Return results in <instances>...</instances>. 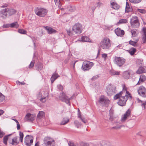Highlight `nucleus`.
<instances>
[{
    "mask_svg": "<svg viewBox=\"0 0 146 146\" xmlns=\"http://www.w3.org/2000/svg\"><path fill=\"white\" fill-rule=\"evenodd\" d=\"M123 91L115 95L113 97L114 100L119 98L117 103L121 106H125L127 100L128 99L130 100L132 98L130 94L127 91L126 88L124 85L123 86Z\"/></svg>",
    "mask_w": 146,
    "mask_h": 146,
    "instance_id": "1",
    "label": "nucleus"
},
{
    "mask_svg": "<svg viewBox=\"0 0 146 146\" xmlns=\"http://www.w3.org/2000/svg\"><path fill=\"white\" fill-rule=\"evenodd\" d=\"M82 25L80 23L75 24L73 26L72 31L70 29L67 30L68 35L70 36H73L74 33L77 34H79L82 32Z\"/></svg>",
    "mask_w": 146,
    "mask_h": 146,
    "instance_id": "2",
    "label": "nucleus"
},
{
    "mask_svg": "<svg viewBox=\"0 0 146 146\" xmlns=\"http://www.w3.org/2000/svg\"><path fill=\"white\" fill-rule=\"evenodd\" d=\"M111 46V40L107 37L103 38L99 43V47L104 50H108L110 49Z\"/></svg>",
    "mask_w": 146,
    "mask_h": 146,
    "instance_id": "3",
    "label": "nucleus"
},
{
    "mask_svg": "<svg viewBox=\"0 0 146 146\" xmlns=\"http://www.w3.org/2000/svg\"><path fill=\"white\" fill-rule=\"evenodd\" d=\"M35 14L40 17H43L47 14L48 10L41 7H37L35 9Z\"/></svg>",
    "mask_w": 146,
    "mask_h": 146,
    "instance_id": "4",
    "label": "nucleus"
},
{
    "mask_svg": "<svg viewBox=\"0 0 146 146\" xmlns=\"http://www.w3.org/2000/svg\"><path fill=\"white\" fill-rule=\"evenodd\" d=\"M19 136L20 140L19 139V138L18 137L16 136L14 137L12 139L11 142L10 143L13 145H16L19 143L20 140L21 142L22 143L23 141V139L24 137L23 134L22 132H20Z\"/></svg>",
    "mask_w": 146,
    "mask_h": 146,
    "instance_id": "5",
    "label": "nucleus"
},
{
    "mask_svg": "<svg viewBox=\"0 0 146 146\" xmlns=\"http://www.w3.org/2000/svg\"><path fill=\"white\" fill-rule=\"evenodd\" d=\"M94 65L93 62L89 61H85L83 63L82 67V69L84 71L89 70Z\"/></svg>",
    "mask_w": 146,
    "mask_h": 146,
    "instance_id": "6",
    "label": "nucleus"
},
{
    "mask_svg": "<svg viewBox=\"0 0 146 146\" xmlns=\"http://www.w3.org/2000/svg\"><path fill=\"white\" fill-rule=\"evenodd\" d=\"M130 23L131 27L134 28H138L140 25L138 18L136 16L133 17L131 18Z\"/></svg>",
    "mask_w": 146,
    "mask_h": 146,
    "instance_id": "7",
    "label": "nucleus"
},
{
    "mask_svg": "<svg viewBox=\"0 0 146 146\" xmlns=\"http://www.w3.org/2000/svg\"><path fill=\"white\" fill-rule=\"evenodd\" d=\"M99 103L103 106H106L110 103L109 100L104 95H102L99 98Z\"/></svg>",
    "mask_w": 146,
    "mask_h": 146,
    "instance_id": "8",
    "label": "nucleus"
},
{
    "mask_svg": "<svg viewBox=\"0 0 146 146\" xmlns=\"http://www.w3.org/2000/svg\"><path fill=\"white\" fill-rule=\"evenodd\" d=\"M125 60L123 58L116 57L114 60V62L118 66H121L125 63Z\"/></svg>",
    "mask_w": 146,
    "mask_h": 146,
    "instance_id": "9",
    "label": "nucleus"
},
{
    "mask_svg": "<svg viewBox=\"0 0 146 146\" xmlns=\"http://www.w3.org/2000/svg\"><path fill=\"white\" fill-rule=\"evenodd\" d=\"M138 94L141 96L144 97H146V89L143 86H140L137 90Z\"/></svg>",
    "mask_w": 146,
    "mask_h": 146,
    "instance_id": "10",
    "label": "nucleus"
},
{
    "mask_svg": "<svg viewBox=\"0 0 146 146\" xmlns=\"http://www.w3.org/2000/svg\"><path fill=\"white\" fill-rule=\"evenodd\" d=\"M33 141V139L32 137L29 135H27L25 138V143L27 146L31 145Z\"/></svg>",
    "mask_w": 146,
    "mask_h": 146,
    "instance_id": "11",
    "label": "nucleus"
},
{
    "mask_svg": "<svg viewBox=\"0 0 146 146\" xmlns=\"http://www.w3.org/2000/svg\"><path fill=\"white\" fill-rule=\"evenodd\" d=\"M76 9V8L75 6H72L70 5H69L66 6L64 11H65V13L68 14L71 12L74 11Z\"/></svg>",
    "mask_w": 146,
    "mask_h": 146,
    "instance_id": "12",
    "label": "nucleus"
},
{
    "mask_svg": "<svg viewBox=\"0 0 146 146\" xmlns=\"http://www.w3.org/2000/svg\"><path fill=\"white\" fill-rule=\"evenodd\" d=\"M44 143L46 146H55V145L54 141L52 139H48L47 140H44Z\"/></svg>",
    "mask_w": 146,
    "mask_h": 146,
    "instance_id": "13",
    "label": "nucleus"
},
{
    "mask_svg": "<svg viewBox=\"0 0 146 146\" xmlns=\"http://www.w3.org/2000/svg\"><path fill=\"white\" fill-rule=\"evenodd\" d=\"M35 119V115L31 114L29 113H27L25 117V120L29 121H33Z\"/></svg>",
    "mask_w": 146,
    "mask_h": 146,
    "instance_id": "14",
    "label": "nucleus"
},
{
    "mask_svg": "<svg viewBox=\"0 0 146 146\" xmlns=\"http://www.w3.org/2000/svg\"><path fill=\"white\" fill-rule=\"evenodd\" d=\"M8 14L6 8L0 11V17L3 19H6L7 17Z\"/></svg>",
    "mask_w": 146,
    "mask_h": 146,
    "instance_id": "15",
    "label": "nucleus"
},
{
    "mask_svg": "<svg viewBox=\"0 0 146 146\" xmlns=\"http://www.w3.org/2000/svg\"><path fill=\"white\" fill-rule=\"evenodd\" d=\"M116 93V88L115 86H110L108 89L107 94L109 96H111Z\"/></svg>",
    "mask_w": 146,
    "mask_h": 146,
    "instance_id": "16",
    "label": "nucleus"
},
{
    "mask_svg": "<svg viewBox=\"0 0 146 146\" xmlns=\"http://www.w3.org/2000/svg\"><path fill=\"white\" fill-rule=\"evenodd\" d=\"M130 110L128 109L123 116H122L121 118V121L122 122L125 121L128 118L130 115Z\"/></svg>",
    "mask_w": 146,
    "mask_h": 146,
    "instance_id": "17",
    "label": "nucleus"
},
{
    "mask_svg": "<svg viewBox=\"0 0 146 146\" xmlns=\"http://www.w3.org/2000/svg\"><path fill=\"white\" fill-rule=\"evenodd\" d=\"M44 116V112L42 111H40L37 115L36 120L38 122H40L41 119L43 118Z\"/></svg>",
    "mask_w": 146,
    "mask_h": 146,
    "instance_id": "18",
    "label": "nucleus"
},
{
    "mask_svg": "<svg viewBox=\"0 0 146 146\" xmlns=\"http://www.w3.org/2000/svg\"><path fill=\"white\" fill-rule=\"evenodd\" d=\"M115 32L116 35L118 36H122L124 34V32L123 30H121L120 28H117L115 30Z\"/></svg>",
    "mask_w": 146,
    "mask_h": 146,
    "instance_id": "19",
    "label": "nucleus"
},
{
    "mask_svg": "<svg viewBox=\"0 0 146 146\" xmlns=\"http://www.w3.org/2000/svg\"><path fill=\"white\" fill-rule=\"evenodd\" d=\"M146 72V67L145 66H140L139 67L136 73L137 74H141Z\"/></svg>",
    "mask_w": 146,
    "mask_h": 146,
    "instance_id": "20",
    "label": "nucleus"
},
{
    "mask_svg": "<svg viewBox=\"0 0 146 146\" xmlns=\"http://www.w3.org/2000/svg\"><path fill=\"white\" fill-rule=\"evenodd\" d=\"M44 28L46 29L48 33L50 34L55 33L56 32V31L52 28L48 27H44Z\"/></svg>",
    "mask_w": 146,
    "mask_h": 146,
    "instance_id": "21",
    "label": "nucleus"
},
{
    "mask_svg": "<svg viewBox=\"0 0 146 146\" xmlns=\"http://www.w3.org/2000/svg\"><path fill=\"white\" fill-rule=\"evenodd\" d=\"M8 15L10 16L14 15L16 13V11L14 9L6 8Z\"/></svg>",
    "mask_w": 146,
    "mask_h": 146,
    "instance_id": "22",
    "label": "nucleus"
},
{
    "mask_svg": "<svg viewBox=\"0 0 146 146\" xmlns=\"http://www.w3.org/2000/svg\"><path fill=\"white\" fill-rule=\"evenodd\" d=\"M72 98V96H67L64 94V102L69 106L70 105V101Z\"/></svg>",
    "mask_w": 146,
    "mask_h": 146,
    "instance_id": "23",
    "label": "nucleus"
},
{
    "mask_svg": "<svg viewBox=\"0 0 146 146\" xmlns=\"http://www.w3.org/2000/svg\"><path fill=\"white\" fill-rule=\"evenodd\" d=\"M146 80V77L143 75H141L140 76V78L139 81L137 82V85H139L141 83L144 82Z\"/></svg>",
    "mask_w": 146,
    "mask_h": 146,
    "instance_id": "24",
    "label": "nucleus"
},
{
    "mask_svg": "<svg viewBox=\"0 0 146 146\" xmlns=\"http://www.w3.org/2000/svg\"><path fill=\"white\" fill-rule=\"evenodd\" d=\"M59 76L56 73L53 74L50 80L51 83L52 84L54 81Z\"/></svg>",
    "mask_w": 146,
    "mask_h": 146,
    "instance_id": "25",
    "label": "nucleus"
},
{
    "mask_svg": "<svg viewBox=\"0 0 146 146\" xmlns=\"http://www.w3.org/2000/svg\"><path fill=\"white\" fill-rule=\"evenodd\" d=\"M82 41V42H91V40L87 36H82L81 38Z\"/></svg>",
    "mask_w": 146,
    "mask_h": 146,
    "instance_id": "26",
    "label": "nucleus"
},
{
    "mask_svg": "<svg viewBox=\"0 0 146 146\" xmlns=\"http://www.w3.org/2000/svg\"><path fill=\"white\" fill-rule=\"evenodd\" d=\"M137 100L139 103L141 104V106L143 107V109L145 110V105H146V102H143L140 100L139 98H137Z\"/></svg>",
    "mask_w": 146,
    "mask_h": 146,
    "instance_id": "27",
    "label": "nucleus"
},
{
    "mask_svg": "<svg viewBox=\"0 0 146 146\" xmlns=\"http://www.w3.org/2000/svg\"><path fill=\"white\" fill-rule=\"evenodd\" d=\"M111 5L112 6V7L115 10H118L120 7L119 5L114 2L111 3Z\"/></svg>",
    "mask_w": 146,
    "mask_h": 146,
    "instance_id": "28",
    "label": "nucleus"
},
{
    "mask_svg": "<svg viewBox=\"0 0 146 146\" xmlns=\"http://www.w3.org/2000/svg\"><path fill=\"white\" fill-rule=\"evenodd\" d=\"M58 97L60 100L63 102L64 101V92H60L58 95Z\"/></svg>",
    "mask_w": 146,
    "mask_h": 146,
    "instance_id": "29",
    "label": "nucleus"
},
{
    "mask_svg": "<svg viewBox=\"0 0 146 146\" xmlns=\"http://www.w3.org/2000/svg\"><path fill=\"white\" fill-rule=\"evenodd\" d=\"M74 123L75 126L78 128H79L82 125L81 123L77 120H75Z\"/></svg>",
    "mask_w": 146,
    "mask_h": 146,
    "instance_id": "30",
    "label": "nucleus"
},
{
    "mask_svg": "<svg viewBox=\"0 0 146 146\" xmlns=\"http://www.w3.org/2000/svg\"><path fill=\"white\" fill-rule=\"evenodd\" d=\"M10 26L11 28H17L19 27V25L17 22H16L10 24Z\"/></svg>",
    "mask_w": 146,
    "mask_h": 146,
    "instance_id": "31",
    "label": "nucleus"
},
{
    "mask_svg": "<svg viewBox=\"0 0 146 146\" xmlns=\"http://www.w3.org/2000/svg\"><path fill=\"white\" fill-rule=\"evenodd\" d=\"M127 51L131 55H132L135 52L136 49L134 48H132Z\"/></svg>",
    "mask_w": 146,
    "mask_h": 146,
    "instance_id": "32",
    "label": "nucleus"
},
{
    "mask_svg": "<svg viewBox=\"0 0 146 146\" xmlns=\"http://www.w3.org/2000/svg\"><path fill=\"white\" fill-rule=\"evenodd\" d=\"M12 134H9V135H5V136L3 138V143L5 145H7V141L8 139V137L10 136Z\"/></svg>",
    "mask_w": 146,
    "mask_h": 146,
    "instance_id": "33",
    "label": "nucleus"
},
{
    "mask_svg": "<svg viewBox=\"0 0 146 146\" xmlns=\"http://www.w3.org/2000/svg\"><path fill=\"white\" fill-rule=\"evenodd\" d=\"M132 37H135L137 36L138 33L137 30H132L131 31Z\"/></svg>",
    "mask_w": 146,
    "mask_h": 146,
    "instance_id": "34",
    "label": "nucleus"
},
{
    "mask_svg": "<svg viewBox=\"0 0 146 146\" xmlns=\"http://www.w3.org/2000/svg\"><path fill=\"white\" fill-rule=\"evenodd\" d=\"M138 40H135V41H134L132 40H130L129 41V43L130 44L132 45V46H137V43Z\"/></svg>",
    "mask_w": 146,
    "mask_h": 146,
    "instance_id": "35",
    "label": "nucleus"
},
{
    "mask_svg": "<svg viewBox=\"0 0 146 146\" xmlns=\"http://www.w3.org/2000/svg\"><path fill=\"white\" fill-rule=\"evenodd\" d=\"M120 72L114 70H111L110 71V73L111 75H118L119 74Z\"/></svg>",
    "mask_w": 146,
    "mask_h": 146,
    "instance_id": "36",
    "label": "nucleus"
},
{
    "mask_svg": "<svg viewBox=\"0 0 146 146\" xmlns=\"http://www.w3.org/2000/svg\"><path fill=\"white\" fill-rule=\"evenodd\" d=\"M123 75L125 79H128L129 77L130 73L127 72H125L123 73Z\"/></svg>",
    "mask_w": 146,
    "mask_h": 146,
    "instance_id": "37",
    "label": "nucleus"
},
{
    "mask_svg": "<svg viewBox=\"0 0 146 146\" xmlns=\"http://www.w3.org/2000/svg\"><path fill=\"white\" fill-rule=\"evenodd\" d=\"M131 9L129 7V4L127 2L126 3V6L125 7V12H129L131 11Z\"/></svg>",
    "mask_w": 146,
    "mask_h": 146,
    "instance_id": "38",
    "label": "nucleus"
},
{
    "mask_svg": "<svg viewBox=\"0 0 146 146\" xmlns=\"http://www.w3.org/2000/svg\"><path fill=\"white\" fill-rule=\"evenodd\" d=\"M124 127V126L123 125H121L120 126L116 125L111 128V129H120L122 127Z\"/></svg>",
    "mask_w": 146,
    "mask_h": 146,
    "instance_id": "39",
    "label": "nucleus"
},
{
    "mask_svg": "<svg viewBox=\"0 0 146 146\" xmlns=\"http://www.w3.org/2000/svg\"><path fill=\"white\" fill-rule=\"evenodd\" d=\"M127 22L128 21L126 19H121L119 20V21L118 22V23L119 24L126 23H127Z\"/></svg>",
    "mask_w": 146,
    "mask_h": 146,
    "instance_id": "40",
    "label": "nucleus"
},
{
    "mask_svg": "<svg viewBox=\"0 0 146 146\" xmlns=\"http://www.w3.org/2000/svg\"><path fill=\"white\" fill-rule=\"evenodd\" d=\"M66 141L68 143L69 146H76L73 141H68L66 139Z\"/></svg>",
    "mask_w": 146,
    "mask_h": 146,
    "instance_id": "41",
    "label": "nucleus"
},
{
    "mask_svg": "<svg viewBox=\"0 0 146 146\" xmlns=\"http://www.w3.org/2000/svg\"><path fill=\"white\" fill-rule=\"evenodd\" d=\"M137 63L139 65H142L143 63V60L140 59H138L137 60Z\"/></svg>",
    "mask_w": 146,
    "mask_h": 146,
    "instance_id": "42",
    "label": "nucleus"
},
{
    "mask_svg": "<svg viewBox=\"0 0 146 146\" xmlns=\"http://www.w3.org/2000/svg\"><path fill=\"white\" fill-rule=\"evenodd\" d=\"M5 99V97L0 92V102H3Z\"/></svg>",
    "mask_w": 146,
    "mask_h": 146,
    "instance_id": "43",
    "label": "nucleus"
},
{
    "mask_svg": "<svg viewBox=\"0 0 146 146\" xmlns=\"http://www.w3.org/2000/svg\"><path fill=\"white\" fill-rule=\"evenodd\" d=\"M80 145L81 146H89V144L88 143L83 142H80Z\"/></svg>",
    "mask_w": 146,
    "mask_h": 146,
    "instance_id": "44",
    "label": "nucleus"
},
{
    "mask_svg": "<svg viewBox=\"0 0 146 146\" xmlns=\"http://www.w3.org/2000/svg\"><path fill=\"white\" fill-rule=\"evenodd\" d=\"M18 31L19 33L21 34H25L26 33V31L23 29H19Z\"/></svg>",
    "mask_w": 146,
    "mask_h": 146,
    "instance_id": "45",
    "label": "nucleus"
},
{
    "mask_svg": "<svg viewBox=\"0 0 146 146\" xmlns=\"http://www.w3.org/2000/svg\"><path fill=\"white\" fill-rule=\"evenodd\" d=\"M35 61L34 60H33L32 61L30 64L29 65V67L30 68H32L33 67V66H34V64H35Z\"/></svg>",
    "mask_w": 146,
    "mask_h": 146,
    "instance_id": "46",
    "label": "nucleus"
},
{
    "mask_svg": "<svg viewBox=\"0 0 146 146\" xmlns=\"http://www.w3.org/2000/svg\"><path fill=\"white\" fill-rule=\"evenodd\" d=\"M57 87L60 90V91H61V92H63V87L62 86H61V84H59L58 85Z\"/></svg>",
    "mask_w": 146,
    "mask_h": 146,
    "instance_id": "47",
    "label": "nucleus"
},
{
    "mask_svg": "<svg viewBox=\"0 0 146 146\" xmlns=\"http://www.w3.org/2000/svg\"><path fill=\"white\" fill-rule=\"evenodd\" d=\"M137 11L138 12L143 14H144L146 13V11L144 9H138Z\"/></svg>",
    "mask_w": 146,
    "mask_h": 146,
    "instance_id": "48",
    "label": "nucleus"
},
{
    "mask_svg": "<svg viewBox=\"0 0 146 146\" xmlns=\"http://www.w3.org/2000/svg\"><path fill=\"white\" fill-rule=\"evenodd\" d=\"M142 40L143 43H146V35H143Z\"/></svg>",
    "mask_w": 146,
    "mask_h": 146,
    "instance_id": "49",
    "label": "nucleus"
},
{
    "mask_svg": "<svg viewBox=\"0 0 146 146\" xmlns=\"http://www.w3.org/2000/svg\"><path fill=\"white\" fill-rule=\"evenodd\" d=\"M129 1L132 3H138L140 2V0H129Z\"/></svg>",
    "mask_w": 146,
    "mask_h": 146,
    "instance_id": "50",
    "label": "nucleus"
},
{
    "mask_svg": "<svg viewBox=\"0 0 146 146\" xmlns=\"http://www.w3.org/2000/svg\"><path fill=\"white\" fill-rule=\"evenodd\" d=\"M80 119L81 120V121L83 122L84 123H86L87 120L83 117H82L80 118Z\"/></svg>",
    "mask_w": 146,
    "mask_h": 146,
    "instance_id": "51",
    "label": "nucleus"
},
{
    "mask_svg": "<svg viewBox=\"0 0 146 146\" xmlns=\"http://www.w3.org/2000/svg\"><path fill=\"white\" fill-rule=\"evenodd\" d=\"M36 66L38 67V70H41L43 67L41 64H40L38 66V65H37Z\"/></svg>",
    "mask_w": 146,
    "mask_h": 146,
    "instance_id": "52",
    "label": "nucleus"
},
{
    "mask_svg": "<svg viewBox=\"0 0 146 146\" xmlns=\"http://www.w3.org/2000/svg\"><path fill=\"white\" fill-rule=\"evenodd\" d=\"M82 117V116L81 115V114L79 110L78 109V118H80Z\"/></svg>",
    "mask_w": 146,
    "mask_h": 146,
    "instance_id": "53",
    "label": "nucleus"
},
{
    "mask_svg": "<svg viewBox=\"0 0 146 146\" xmlns=\"http://www.w3.org/2000/svg\"><path fill=\"white\" fill-rule=\"evenodd\" d=\"M102 146H108L107 142L105 141H103L101 143Z\"/></svg>",
    "mask_w": 146,
    "mask_h": 146,
    "instance_id": "54",
    "label": "nucleus"
},
{
    "mask_svg": "<svg viewBox=\"0 0 146 146\" xmlns=\"http://www.w3.org/2000/svg\"><path fill=\"white\" fill-rule=\"evenodd\" d=\"M3 28H7L9 27H10V24H7L4 25L3 26Z\"/></svg>",
    "mask_w": 146,
    "mask_h": 146,
    "instance_id": "55",
    "label": "nucleus"
},
{
    "mask_svg": "<svg viewBox=\"0 0 146 146\" xmlns=\"http://www.w3.org/2000/svg\"><path fill=\"white\" fill-rule=\"evenodd\" d=\"M46 97L41 98L40 99V100L42 102H44L46 101Z\"/></svg>",
    "mask_w": 146,
    "mask_h": 146,
    "instance_id": "56",
    "label": "nucleus"
},
{
    "mask_svg": "<svg viewBox=\"0 0 146 146\" xmlns=\"http://www.w3.org/2000/svg\"><path fill=\"white\" fill-rule=\"evenodd\" d=\"M102 57L105 59L107 57V54L105 53L103 54H102Z\"/></svg>",
    "mask_w": 146,
    "mask_h": 146,
    "instance_id": "57",
    "label": "nucleus"
},
{
    "mask_svg": "<svg viewBox=\"0 0 146 146\" xmlns=\"http://www.w3.org/2000/svg\"><path fill=\"white\" fill-rule=\"evenodd\" d=\"M69 121V119L68 118H66L64 119V125L67 123Z\"/></svg>",
    "mask_w": 146,
    "mask_h": 146,
    "instance_id": "58",
    "label": "nucleus"
},
{
    "mask_svg": "<svg viewBox=\"0 0 146 146\" xmlns=\"http://www.w3.org/2000/svg\"><path fill=\"white\" fill-rule=\"evenodd\" d=\"M99 77V76L98 75H96L95 76H93L92 78V80H95L96 79H97Z\"/></svg>",
    "mask_w": 146,
    "mask_h": 146,
    "instance_id": "59",
    "label": "nucleus"
},
{
    "mask_svg": "<svg viewBox=\"0 0 146 146\" xmlns=\"http://www.w3.org/2000/svg\"><path fill=\"white\" fill-rule=\"evenodd\" d=\"M110 115V117L109 118V120L111 121H112L114 119V117L113 116V115Z\"/></svg>",
    "mask_w": 146,
    "mask_h": 146,
    "instance_id": "60",
    "label": "nucleus"
},
{
    "mask_svg": "<svg viewBox=\"0 0 146 146\" xmlns=\"http://www.w3.org/2000/svg\"><path fill=\"white\" fill-rule=\"evenodd\" d=\"M4 134V133L3 132L0 131V138H2Z\"/></svg>",
    "mask_w": 146,
    "mask_h": 146,
    "instance_id": "61",
    "label": "nucleus"
},
{
    "mask_svg": "<svg viewBox=\"0 0 146 146\" xmlns=\"http://www.w3.org/2000/svg\"><path fill=\"white\" fill-rule=\"evenodd\" d=\"M37 97L38 98H40V97H41V96H42V94H41L40 92H39V93H38L37 94Z\"/></svg>",
    "mask_w": 146,
    "mask_h": 146,
    "instance_id": "62",
    "label": "nucleus"
},
{
    "mask_svg": "<svg viewBox=\"0 0 146 146\" xmlns=\"http://www.w3.org/2000/svg\"><path fill=\"white\" fill-rule=\"evenodd\" d=\"M17 129L18 130H19L20 129V125L19 123H17Z\"/></svg>",
    "mask_w": 146,
    "mask_h": 146,
    "instance_id": "63",
    "label": "nucleus"
},
{
    "mask_svg": "<svg viewBox=\"0 0 146 146\" xmlns=\"http://www.w3.org/2000/svg\"><path fill=\"white\" fill-rule=\"evenodd\" d=\"M143 35H146V29L145 28H143Z\"/></svg>",
    "mask_w": 146,
    "mask_h": 146,
    "instance_id": "64",
    "label": "nucleus"
}]
</instances>
